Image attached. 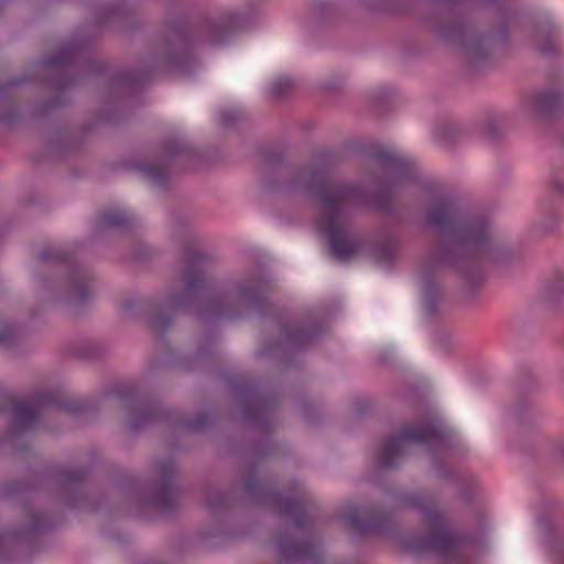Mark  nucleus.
<instances>
[{
    "mask_svg": "<svg viewBox=\"0 0 564 564\" xmlns=\"http://www.w3.org/2000/svg\"><path fill=\"white\" fill-rule=\"evenodd\" d=\"M207 253L184 246L178 281L181 290L164 299H138L122 304L126 313L134 308L147 312V324L155 333L169 355L172 347L165 341V332L180 313H193L200 323L240 321L257 316L263 324L262 346L256 351L258 359L273 360L282 356V311L261 290L241 282L216 284L207 269Z\"/></svg>",
    "mask_w": 564,
    "mask_h": 564,
    "instance_id": "1",
    "label": "nucleus"
},
{
    "mask_svg": "<svg viewBox=\"0 0 564 564\" xmlns=\"http://www.w3.org/2000/svg\"><path fill=\"white\" fill-rule=\"evenodd\" d=\"M248 21L245 14L235 10H227L217 19L209 15L170 17L159 44L148 52L139 67L118 72L108 78L100 119L106 123L121 120L124 101L138 94L156 72L175 69L184 75L191 74L198 64L195 44L221 47Z\"/></svg>",
    "mask_w": 564,
    "mask_h": 564,
    "instance_id": "2",
    "label": "nucleus"
},
{
    "mask_svg": "<svg viewBox=\"0 0 564 564\" xmlns=\"http://www.w3.org/2000/svg\"><path fill=\"white\" fill-rule=\"evenodd\" d=\"M426 223L442 234L437 264H451L458 258L486 256L494 251L487 219L481 215L463 214L452 197H440L430 208Z\"/></svg>",
    "mask_w": 564,
    "mask_h": 564,
    "instance_id": "3",
    "label": "nucleus"
},
{
    "mask_svg": "<svg viewBox=\"0 0 564 564\" xmlns=\"http://www.w3.org/2000/svg\"><path fill=\"white\" fill-rule=\"evenodd\" d=\"M313 191L321 208L317 230L327 239L330 252L336 258L346 260L352 257L361 241L348 231V225L351 208L364 202L362 191L328 178L318 180Z\"/></svg>",
    "mask_w": 564,
    "mask_h": 564,
    "instance_id": "4",
    "label": "nucleus"
},
{
    "mask_svg": "<svg viewBox=\"0 0 564 564\" xmlns=\"http://www.w3.org/2000/svg\"><path fill=\"white\" fill-rule=\"evenodd\" d=\"M113 394L122 402L129 416V431L137 435L145 429L165 423L167 426L186 433H202L213 424V415L199 412L194 415H184L177 410L165 408L151 394H140L134 384H127L113 389Z\"/></svg>",
    "mask_w": 564,
    "mask_h": 564,
    "instance_id": "5",
    "label": "nucleus"
},
{
    "mask_svg": "<svg viewBox=\"0 0 564 564\" xmlns=\"http://www.w3.org/2000/svg\"><path fill=\"white\" fill-rule=\"evenodd\" d=\"M41 262L56 263L64 279L51 281L45 274L36 275L41 289L52 293L54 301L59 303L70 315H77L94 300L95 278L89 269L79 263L70 250H52L45 248L37 254Z\"/></svg>",
    "mask_w": 564,
    "mask_h": 564,
    "instance_id": "6",
    "label": "nucleus"
},
{
    "mask_svg": "<svg viewBox=\"0 0 564 564\" xmlns=\"http://www.w3.org/2000/svg\"><path fill=\"white\" fill-rule=\"evenodd\" d=\"M51 408L78 416L97 411V403L87 399L69 398L57 390L37 392L32 397L31 402H12L11 395L0 390V414L11 412L9 429L14 434L29 430L37 420L40 412Z\"/></svg>",
    "mask_w": 564,
    "mask_h": 564,
    "instance_id": "7",
    "label": "nucleus"
},
{
    "mask_svg": "<svg viewBox=\"0 0 564 564\" xmlns=\"http://www.w3.org/2000/svg\"><path fill=\"white\" fill-rule=\"evenodd\" d=\"M89 474V467L61 468L52 475L47 470L35 471L30 480H10L4 486L8 496H18L28 491L43 489L44 485L53 478L61 487L62 495L72 509L77 508L83 495L82 485L86 481Z\"/></svg>",
    "mask_w": 564,
    "mask_h": 564,
    "instance_id": "8",
    "label": "nucleus"
},
{
    "mask_svg": "<svg viewBox=\"0 0 564 564\" xmlns=\"http://www.w3.org/2000/svg\"><path fill=\"white\" fill-rule=\"evenodd\" d=\"M425 519L429 531L417 547L433 551L453 564H463L466 557L467 539L453 529L448 519L436 507L425 510Z\"/></svg>",
    "mask_w": 564,
    "mask_h": 564,
    "instance_id": "9",
    "label": "nucleus"
},
{
    "mask_svg": "<svg viewBox=\"0 0 564 564\" xmlns=\"http://www.w3.org/2000/svg\"><path fill=\"white\" fill-rule=\"evenodd\" d=\"M268 455L269 447L262 442H256L252 445L250 457L254 462L241 474L243 494L253 506L265 508L282 518V490L279 485L258 478L257 463L267 458Z\"/></svg>",
    "mask_w": 564,
    "mask_h": 564,
    "instance_id": "10",
    "label": "nucleus"
},
{
    "mask_svg": "<svg viewBox=\"0 0 564 564\" xmlns=\"http://www.w3.org/2000/svg\"><path fill=\"white\" fill-rule=\"evenodd\" d=\"M228 388L234 399L241 404L242 419L249 424L259 425L265 434H270V415L276 404L275 398L261 393L257 384L246 378H230Z\"/></svg>",
    "mask_w": 564,
    "mask_h": 564,
    "instance_id": "11",
    "label": "nucleus"
},
{
    "mask_svg": "<svg viewBox=\"0 0 564 564\" xmlns=\"http://www.w3.org/2000/svg\"><path fill=\"white\" fill-rule=\"evenodd\" d=\"M284 564L291 557L310 561L317 554V545L311 539L291 541L286 535V522H292L296 528L304 529L312 522L311 506L301 488H296L294 497L284 492Z\"/></svg>",
    "mask_w": 564,
    "mask_h": 564,
    "instance_id": "12",
    "label": "nucleus"
},
{
    "mask_svg": "<svg viewBox=\"0 0 564 564\" xmlns=\"http://www.w3.org/2000/svg\"><path fill=\"white\" fill-rule=\"evenodd\" d=\"M445 438V432L434 422L405 426L395 436L382 443L377 454V462L381 467H393L409 443L440 447Z\"/></svg>",
    "mask_w": 564,
    "mask_h": 564,
    "instance_id": "13",
    "label": "nucleus"
},
{
    "mask_svg": "<svg viewBox=\"0 0 564 564\" xmlns=\"http://www.w3.org/2000/svg\"><path fill=\"white\" fill-rule=\"evenodd\" d=\"M153 468L160 480L154 489L135 500L138 516L144 517L149 510L160 514H170L176 509L178 487L175 482L176 464L173 458L165 457L154 460Z\"/></svg>",
    "mask_w": 564,
    "mask_h": 564,
    "instance_id": "14",
    "label": "nucleus"
},
{
    "mask_svg": "<svg viewBox=\"0 0 564 564\" xmlns=\"http://www.w3.org/2000/svg\"><path fill=\"white\" fill-rule=\"evenodd\" d=\"M196 154V149L187 140L173 137L164 141L161 155L155 163L135 162L133 167L150 184L165 188L170 178V169L175 161Z\"/></svg>",
    "mask_w": 564,
    "mask_h": 564,
    "instance_id": "15",
    "label": "nucleus"
},
{
    "mask_svg": "<svg viewBox=\"0 0 564 564\" xmlns=\"http://www.w3.org/2000/svg\"><path fill=\"white\" fill-rule=\"evenodd\" d=\"M88 43L83 40H70L62 44L57 51L40 61L44 67L73 66L84 74L102 75L108 72L109 64L94 59L88 50Z\"/></svg>",
    "mask_w": 564,
    "mask_h": 564,
    "instance_id": "16",
    "label": "nucleus"
},
{
    "mask_svg": "<svg viewBox=\"0 0 564 564\" xmlns=\"http://www.w3.org/2000/svg\"><path fill=\"white\" fill-rule=\"evenodd\" d=\"M376 163L383 170L389 186H398L414 180L416 165L412 160L397 150L379 147L372 153Z\"/></svg>",
    "mask_w": 564,
    "mask_h": 564,
    "instance_id": "17",
    "label": "nucleus"
},
{
    "mask_svg": "<svg viewBox=\"0 0 564 564\" xmlns=\"http://www.w3.org/2000/svg\"><path fill=\"white\" fill-rule=\"evenodd\" d=\"M259 171L267 194L278 193L282 178V150L278 143L263 142L257 148Z\"/></svg>",
    "mask_w": 564,
    "mask_h": 564,
    "instance_id": "18",
    "label": "nucleus"
},
{
    "mask_svg": "<svg viewBox=\"0 0 564 564\" xmlns=\"http://www.w3.org/2000/svg\"><path fill=\"white\" fill-rule=\"evenodd\" d=\"M322 333L323 325L315 317H307L297 324L284 321V372L290 365L289 352L306 347L317 339Z\"/></svg>",
    "mask_w": 564,
    "mask_h": 564,
    "instance_id": "19",
    "label": "nucleus"
},
{
    "mask_svg": "<svg viewBox=\"0 0 564 564\" xmlns=\"http://www.w3.org/2000/svg\"><path fill=\"white\" fill-rule=\"evenodd\" d=\"M43 82L48 88L55 90V96L37 101L30 113L32 119L47 118L66 105V91L76 84V79L74 77L65 74L46 76L43 78Z\"/></svg>",
    "mask_w": 564,
    "mask_h": 564,
    "instance_id": "20",
    "label": "nucleus"
},
{
    "mask_svg": "<svg viewBox=\"0 0 564 564\" xmlns=\"http://www.w3.org/2000/svg\"><path fill=\"white\" fill-rule=\"evenodd\" d=\"M28 521V525L11 532L9 538L14 541L31 544L34 542L37 535L45 534L57 528L62 519L40 510L29 509Z\"/></svg>",
    "mask_w": 564,
    "mask_h": 564,
    "instance_id": "21",
    "label": "nucleus"
},
{
    "mask_svg": "<svg viewBox=\"0 0 564 564\" xmlns=\"http://www.w3.org/2000/svg\"><path fill=\"white\" fill-rule=\"evenodd\" d=\"M563 100L555 91H535L522 101L524 112L540 117L553 118L562 111Z\"/></svg>",
    "mask_w": 564,
    "mask_h": 564,
    "instance_id": "22",
    "label": "nucleus"
},
{
    "mask_svg": "<svg viewBox=\"0 0 564 564\" xmlns=\"http://www.w3.org/2000/svg\"><path fill=\"white\" fill-rule=\"evenodd\" d=\"M93 12L98 28L108 24H130L135 21L134 10L128 0H116L113 3L93 6Z\"/></svg>",
    "mask_w": 564,
    "mask_h": 564,
    "instance_id": "23",
    "label": "nucleus"
},
{
    "mask_svg": "<svg viewBox=\"0 0 564 564\" xmlns=\"http://www.w3.org/2000/svg\"><path fill=\"white\" fill-rule=\"evenodd\" d=\"M347 524L359 534H377L382 530L384 514L379 511H360L358 508H350L343 516Z\"/></svg>",
    "mask_w": 564,
    "mask_h": 564,
    "instance_id": "24",
    "label": "nucleus"
},
{
    "mask_svg": "<svg viewBox=\"0 0 564 564\" xmlns=\"http://www.w3.org/2000/svg\"><path fill=\"white\" fill-rule=\"evenodd\" d=\"M29 80L30 78L26 76H19L12 77L4 84L0 85V122L3 124H13L20 116L18 107L13 104L11 90L22 86Z\"/></svg>",
    "mask_w": 564,
    "mask_h": 564,
    "instance_id": "25",
    "label": "nucleus"
},
{
    "mask_svg": "<svg viewBox=\"0 0 564 564\" xmlns=\"http://www.w3.org/2000/svg\"><path fill=\"white\" fill-rule=\"evenodd\" d=\"M138 224V218L126 210L106 209L99 214L100 227L113 228L123 232L131 231Z\"/></svg>",
    "mask_w": 564,
    "mask_h": 564,
    "instance_id": "26",
    "label": "nucleus"
},
{
    "mask_svg": "<svg viewBox=\"0 0 564 564\" xmlns=\"http://www.w3.org/2000/svg\"><path fill=\"white\" fill-rule=\"evenodd\" d=\"M82 134V130L63 128L47 135L46 144L52 151L59 154H65L66 152L76 150L83 142V139H80L79 141L73 143L69 138Z\"/></svg>",
    "mask_w": 564,
    "mask_h": 564,
    "instance_id": "27",
    "label": "nucleus"
},
{
    "mask_svg": "<svg viewBox=\"0 0 564 564\" xmlns=\"http://www.w3.org/2000/svg\"><path fill=\"white\" fill-rule=\"evenodd\" d=\"M218 335L215 332L207 333L198 343L197 351L193 356L182 357L177 361V366L185 371H193L196 369L195 362L197 360L208 359L213 354V346L217 340Z\"/></svg>",
    "mask_w": 564,
    "mask_h": 564,
    "instance_id": "28",
    "label": "nucleus"
},
{
    "mask_svg": "<svg viewBox=\"0 0 564 564\" xmlns=\"http://www.w3.org/2000/svg\"><path fill=\"white\" fill-rule=\"evenodd\" d=\"M459 44L473 56H480L484 52L486 39L477 36L468 29L459 31Z\"/></svg>",
    "mask_w": 564,
    "mask_h": 564,
    "instance_id": "29",
    "label": "nucleus"
},
{
    "mask_svg": "<svg viewBox=\"0 0 564 564\" xmlns=\"http://www.w3.org/2000/svg\"><path fill=\"white\" fill-rule=\"evenodd\" d=\"M22 327L14 322L6 323L0 328V347L12 348L22 339Z\"/></svg>",
    "mask_w": 564,
    "mask_h": 564,
    "instance_id": "30",
    "label": "nucleus"
},
{
    "mask_svg": "<svg viewBox=\"0 0 564 564\" xmlns=\"http://www.w3.org/2000/svg\"><path fill=\"white\" fill-rule=\"evenodd\" d=\"M105 352L104 346L96 340H88L76 345L72 349V354L84 360H93L100 358Z\"/></svg>",
    "mask_w": 564,
    "mask_h": 564,
    "instance_id": "31",
    "label": "nucleus"
},
{
    "mask_svg": "<svg viewBox=\"0 0 564 564\" xmlns=\"http://www.w3.org/2000/svg\"><path fill=\"white\" fill-rule=\"evenodd\" d=\"M541 39L538 40L536 47L543 54H552L558 50V42L556 39L555 30L547 29L545 31H540Z\"/></svg>",
    "mask_w": 564,
    "mask_h": 564,
    "instance_id": "32",
    "label": "nucleus"
},
{
    "mask_svg": "<svg viewBox=\"0 0 564 564\" xmlns=\"http://www.w3.org/2000/svg\"><path fill=\"white\" fill-rule=\"evenodd\" d=\"M248 115L243 109H225L220 113V126L224 128H234L238 123L248 120Z\"/></svg>",
    "mask_w": 564,
    "mask_h": 564,
    "instance_id": "33",
    "label": "nucleus"
},
{
    "mask_svg": "<svg viewBox=\"0 0 564 564\" xmlns=\"http://www.w3.org/2000/svg\"><path fill=\"white\" fill-rule=\"evenodd\" d=\"M230 505V496L224 491H217L210 495L206 501L208 510L213 514H217L226 510Z\"/></svg>",
    "mask_w": 564,
    "mask_h": 564,
    "instance_id": "34",
    "label": "nucleus"
},
{
    "mask_svg": "<svg viewBox=\"0 0 564 564\" xmlns=\"http://www.w3.org/2000/svg\"><path fill=\"white\" fill-rule=\"evenodd\" d=\"M421 280L424 289L425 306L432 313L434 311L433 297L437 293V285L434 275L422 274Z\"/></svg>",
    "mask_w": 564,
    "mask_h": 564,
    "instance_id": "35",
    "label": "nucleus"
},
{
    "mask_svg": "<svg viewBox=\"0 0 564 564\" xmlns=\"http://www.w3.org/2000/svg\"><path fill=\"white\" fill-rule=\"evenodd\" d=\"M269 545L275 551L278 562L282 563V525H275L271 530Z\"/></svg>",
    "mask_w": 564,
    "mask_h": 564,
    "instance_id": "36",
    "label": "nucleus"
},
{
    "mask_svg": "<svg viewBox=\"0 0 564 564\" xmlns=\"http://www.w3.org/2000/svg\"><path fill=\"white\" fill-rule=\"evenodd\" d=\"M550 547L555 560L564 564V534L556 538Z\"/></svg>",
    "mask_w": 564,
    "mask_h": 564,
    "instance_id": "37",
    "label": "nucleus"
},
{
    "mask_svg": "<svg viewBox=\"0 0 564 564\" xmlns=\"http://www.w3.org/2000/svg\"><path fill=\"white\" fill-rule=\"evenodd\" d=\"M151 250L143 245H138L131 252V258L135 261H145L150 258Z\"/></svg>",
    "mask_w": 564,
    "mask_h": 564,
    "instance_id": "38",
    "label": "nucleus"
},
{
    "mask_svg": "<svg viewBox=\"0 0 564 564\" xmlns=\"http://www.w3.org/2000/svg\"><path fill=\"white\" fill-rule=\"evenodd\" d=\"M269 98L271 100H280L282 99V78H276L270 89H269Z\"/></svg>",
    "mask_w": 564,
    "mask_h": 564,
    "instance_id": "39",
    "label": "nucleus"
},
{
    "mask_svg": "<svg viewBox=\"0 0 564 564\" xmlns=\"http://www.w3.org/2000/svg\"><path fill=\"white\" fill-rule=\"evenodd\" d=\"M502 11L508 14L511 13L517 7V0H492Z\"/></svg>",
    "mask_w": 564,
    "mask_h": 564,
    "instance_id": "40",
    "label": "nucleus"
},
{
    "mask_svg": "<svg viewBox=\"0 0 564 564\" xmlns=\"http://www.w3.org/2000/svg\"><path fill=\"white\" fill-rule=\"evenodd\" d=\"M553 189L558 194L564 196V178H554L553 180Z\"/></svg>",
    "mask_w": 564,
    "mask_h": 564,
    "instance_id": "41",
    "label": "nucleus"
},
{
    "mask_svg": "<svg viewBox=\"0 0 564 564\" xmlns=\"http://www.w3.org/2000/svg\"><path fill=\"white\" fill-rule=\"evenodd\" d=\"M384 252L387 253L388 258L392 257V249L391 248L386 249Z\"/></svg>",
    "mask_w": 564,
    "mask_h": 564,
    "instance_id": "42",
    "label": "nucleus"
},
{
    "mask_svg": "<svg viewBox=\"0 0 564 564\" xmlns=\"http://www.w3.org/2000/svg\"><path fill=\"white\" fill-rule=\"evenodd\" d=\"M288 85H289V83H288L286 78L284 77V84H283L284 94L286 93Z\"/></svg>",
    "mask_w": 564,
    "mask_h": 564,
    "instance_id": "43",
    "label": "nucleus"
},
{
    "mask_svg": "<svg viewBox=\"0 0 564 564\" xmlns=\"http://www.w3.org/2000/svg\"><path fill=\"white\" fill-rule=\"evenodd\" d=\"M37 552H39V550H37V549H31V551H30V553H31V554H35V553H37Z\"/></svg>",
    "mask_w": 564,
    "mask_h": 564,
    "instance_id": "44",
    "label": "nucleus"
},
{
    "mask_svg": "<svg viewBox=\"0 0 564 564\" xmlns=\"http://www.w3.org/2000/svg\"><path fill=\"white\" fill-rule=\"evenodd\" d=\"M3 6H4V1L0 0V11L2 10Z\"/></svg>",
    "mask_w": 564,
    "mask_h": 564,
    "instance_id": "45",
    "label": "nucleus"
}]
</instances>
